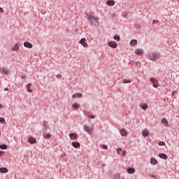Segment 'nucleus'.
Returning a JSON list of instances; mask_svg holds the SVG:
<instances>
[{
  "label": "nucleus",
  "mask_w": 179,
  "mask_h": 179,
  "mask_svg": "<svg viewBox=\"0 0 179 179\" xmlns=\"http://www.w3.org/2000/svg\"><path fill=\"white\" fill-rule=\"evenodd\" d=\"M87 21L92 24V26H94V27H99V26H100V24L99 23V18L93 16L92 15H87Z\"/></svg>",
  "instance_id": "obj_1"
},
{
  "label": "nucleus",
  "mask_w": 179,
  "mask_h": 179,
  "mask_svg": "<svg viewBox=\"0 0 179 179\" xmlns=\"http://www.w3.org/2000/svg\"><path fill=\"white\" fill-rule=\"evenodd\" d=\"M160 57V52H152L148 53V59L150 61H157Z\"/></svg>",
  "instance_id": "obj_2"
},
{
  "label": "nucleus",
  "mask_w": 179,
  "mask_h": 179,
  "mask_svg": "<svg viewBox=\"0 0 179 179\" xmlns=\"http://www.w3.org/2000/svg\"><path fill=\"white\" fill-rule=\"evenodd\" d=\"M78 43L81 44V45H83L85 48L88 47L87 43H86V38H81Z\"/></svg>",
  "instance_id": "obj_3"
},
{
  "label": "nucleus",
  "mask_w": 179,
  "mask_h": 179,
  "mask_svg": "<svg viewBox=\"0 0 179 179\" xmlns=\"http://www.w3.org/2000/svg\"><path fill=\"white\" fill-rule=\"evenodd\" d=\"M84 131H85V132H87V134H89L90 135H92V128H90V127L87 125H84Z\"/></svg>",
  "instance_id": "obj_4"
},
{
  "label": "nucleus",
  "mask_w": 179,
  "mask_h": 179,
  "mask_svg": "<svg viewBox=\"0 0 179 179\" xmlns=\"http://www.w3.org/2000/svg\"><path fill=\"white\" fill-rule=\"evenodd\" d=\"M71 145L73 147H74L76 149H79L80 148V143L78 141H73L71 143Z\"/></svg>",
  "instance_id": "obj_5"
},
{
  "label": "nucleus",
  "mask_w": 179,
  "mask_h": 179,
  "mask_svg": "<svg viewBox=\"0 0 179 179\" xmlns=\"http://www.w3.org/2000/svg\"><path fill=\"white\" fill-rule=\"evenodd\" d=\"M73 99H82L83 97V94L82 93H76L72 95Z\"/></svg>",
  "instance_id": "obj_6"
},
{
  "label": "nucleus",
  "mask_w": 179,
  "mask_h": 179,
  "mask_svg": "<svg viewBox=\"0 0 179 179\" xmlns=\"http://www.w3.org/2000/svg\"><path fill=\"white\" fill-rule=\"evenodd\" d=\"M108 45L111 48H117V43L115 41H109Z\"/></svg>",
  "instance_id": "obj_7"
},
{
  "label": "nucleus",
  "mask_w": 179,
  "mask_h": 179,
  "mask_svg": "<svg viewBox=\"0 0 179 179\" xmlns=\"http://www.w3.org/2000/svg\"><path fill=\"white\" fill-rule=\"evenodd\" d=\"M69 138L71 141H76V138H78V135L75 133H71L69 134Z\"/></svg>",
  "instance_id": "obj_8"
},
{
  "label": "nucleus",
  "mask_w": 179,
  "mask_h": 179,
  "mask_svg": "<svg viewBox=\"0 0 179 179\" xmlns=\"http://www.w3.org/2000/svg\"><path fill=\"white\" fill-rule=\"evenodd\" d=\"M19 48H20V44L16 43L13 48L12 51H19Z\"/></svg>",
  "instance_id": "obj_9"
},
{
  "label": "nucleus",
  "mask_w": 179,
  "mask_h": 179,
  "mask_svg": "<svg viewBox=\"0 0 179 179\" xmlns=\"http://www.w3.org/2000/svg\"><path fill=\"white\" fill-rule=\"evenodd\" d=\"M28 142H29V143H31V145H33L34 143H37V140H36V138H34V137H30L28 139Z\"/></svg>",
  "instance_id": "obj_10"
},
{
  "label": "nucleus",
  "mask_w": 179,
  "mask_h": 179,
  "mask_svg": "<svg viewBox=\"0 0 179 179\" xmlns=\"http://www.w3.org/2000/svg\"><path fill=\"white\" fill-rule=\"evenodd\" d=\"M161 122H162V124H163V125L164 127H168L169 126V121H167V119L164 117L161 120Z\"/></svg>",
  "instance_id": "obj_11"
},
{
  "label": "nucleus",
  "mask_w": 179,
  "mask_h": 179,
  "mask_svg": "<svg viewBox=\"0 0 179 179\" xmlns=\"http://www.w3.org/2000/svg\"><path fill=\"white\" fill-rule=\"evenodd\" d=\"M24 47H26V48H33V44L29 42H24Z\"/></svg>",
  "instance_id": "obj_12"
},
{
  "label": "nucleus",
  "mask_w": 179,
  "mask_h": 179,
  "mask_svg": "<svg viewBox=\"0 0 179 179\" xmlns=\"http://www.w3.org/2000/svg\"><path fill=\"white\" fill-rule=\"evenodd\" d=\"M136 44H138V41L136 39H132L130 41V45L131 47H135V45H136Z\"/></svg>",
  "instance_id": "obj_13"
},
{
  "label": "nucleus",
  "mask_w": 179,
  "mask_h": 179,
  "mask_svg": "<svg viewBox=\"0 0 179 179\" xmlns=\"http://www.w3.org/2000/svg\"><path fill=\"white\" fill-rule=\"evenodd\" d=\"M159 157H160V159H163L164 160H167V155L164 154V153H160L159 154Z\"/></svg>",
  "instance_id": "obj_14"
},
{
  "label": "nucleus",
  "mask_w": 179,
  "mask_h": 179,
  "mask_svg": "<svg viewBox=\"0 0 179 179\" xmlns=\"http://www.w3.org/2000/svg\"><path fill=\"white\" fill-rule=\"evenodd\" d=\"M150 164H152V166H156V164H157V159L155 158H151Z\"/></svg>",
  "instance_id": "obj_15"
},
{
  "label": "nucleus",
  "mask_w": 179,
  "mask_h": 179,
  "mask_svg": "<svg viewBox=\"0 0 179 179\" xmlns=\"http://www.w3.org/2000/svg\"><path fill=\"white\" fill-rule=\"evenodd\" d=\"M107 5H108L109 6H114V5H115V1H114V0H108L106 2Z\"/></svg>",
  "instance_id": "obj_16"
},
{
  "label": "nucleus",
  "mask_w": 179,
  "mask_h": 179,
  "mask_svg": "<svg viewBox=\"0 0 179 179\" xmlns=\"http://www.w3.org/2000/svg\"><path fill=\"white\" fill-rule=\"evenodd\" d=\"M135 54H136V55H142V54H143V50L141 49H136L135 50Z\"/></svg>",
  "instance_id": "obj_17"
},
{
  "label": "nucleus",
  "mask_w": 179,
  "mask_h": 179,
  "mask_svg": "<svg viewBox=\"0 0 179 179\" xmlns=\"http://www.w3.org/2000/svg\"><path fill=\"white\" fill-rule=\"evenodd\" d=\"M8 170L7 169L6 167L0 168V173H2L3 174L8 173Z\"/></svg>",
  "instance_id": "obj_18"
},
{
  "label": "nucleus",
  "mask_w": 179,
  "mask_h": 179,
  "mask_svg": "<svg viewBox=\"0 0 179 179\" xmlns=\"http://www.w3.org/2000/svg\"><path fill=\"white\" fill-rule=\"evenodd\" d=\"M142 135H143V136H144V138H146L147 136H149V131L143 130Z\"/></svg>",
  "instance_id": "obj_19"
},
{
  "label": "nucleus",
  "mask_w": 179,
  "mask_h": 179,
  "mask_svg": "<svg viewBox=\"0 0 179 179\" xmlns=\"http://www.w3.org/2000/svg\"><path fill=\"white\" fill-rule=\"evenodd\" d=\"M120 134L122 135V136H127V135H128V132H127L125 131V129H122L120 130Z\"/></svg>",
  "instance_id": "obj_20"
},
{
  "label": "nucleus",
  "mask_w": 179,
  "mask_h": 179,
  "mask_svg": "<svg viewBox=\"0 0 179 179\" xmlns=\"http://www.w3.org/2000/svg\"><path fill=\"white\" fill-rule=\"evenodd\" d=\"M127 173L129 174H134V173H135V169L132 167H130L127 169Z\"/></svg>",
  "instance_id": "obj_21"
},
{
  "label": "nucleus",
  "mask_w": 179,
  "mask_h": 179,
  "mask_svg": "<svg viewBox=\"0 0 179 179\" xmlns=\"http://www.w3.org/2000/svg\"><path fill=\"white\" fill-rule=\"evenodd\" d=\"M30 87H31V83H28L27 85V92H29V93H31V92H33V90L30 89Z\"/></svg>",
  "instance_id": "obj_22"
},
{
  "label": "nucleus",
  "mask_w": 179,
  "mask_h": 179,
  "mask_svg": "<svg viewBox=\"0 0 179 179\" xmlns=\"http://www.w3.org/2000/svg\"><path fill=\"white\" fill-rule=\"evenodd\" d=\"M43 131H45V132H47V131L48 130V124H45V123H43Z\"/></svg>",
  "instance_id": "obj_23"
},
{
  "label": "nucleus",
  "mask_w": 179,
  "mask_h": 179,
  "mask_svg": "<svg viewBox=\"0 0 179 179\" xmlns=\"http://www.w3.org/2000/svg\"><path fill=\"white\" fill-rule=\"evenodd\" d=\"M44 139H50L51 138V134L47 133L46 134H43Z\"/></svg>",
  "instance_id": "obj_24"
},
{
  "label": "nucleus",
  "mask_w": 179,
  "mask_h": 179,
  "mask_svg": "<svg viewBox=\"0 0 179 179\" xmlns=\"http://www.w3.org/2000/svg\"><path fill=\"white\" fill-rule=\"evenodd\" d=\"M150 82L152 83H153V85L154 84H156V83H159V80H157L156 78H151L150 79Z\"/></svg>",
  "instance_id": "obj_25"
},
{
  "label": "nucleus",
  "mask_w": 179,
  "mask_h": 179,
  "mask_svg": "<svg viewBox=\"0 0 179 179\" xmlns=\"http://www.w3.org/2000/svg\"><path fill=\"white\" fill-rule=\"evenodd\" d=\"M0 149L5 150V149H8V145L6 144H1L0 145Z\"/></svg>",
  "instance_id": "obj_26"
},
{
  "label": "nucleus",
  "mask_w": 179,
  "mask_h": 179,
  "mask_svg": "<svg viewBox=\"0 0 179 179\" xmlns=\"http://www.w3.org/2000/svg\"><path fill=\"white\" fill-rule=\"evenodd\" d=\"M141 108L142 110H148V105L146 103L141 104Z\"/></svg>",
  "instance_id": "obj_27"
},
{
  "label": "nucleus",
  "mask_w": 179,
  "mask_h": 179,
  "mask_svg": "<svg viewBox=\"0 0 179 179\" xmlns=\"http://www.w3.org/2000/svg\"><path fill=\"white\" fill-rule=\"evenodd\" d=\"M113 38H114V40H115L116 41H120L121 40V38L120 37L119 35H115V36H113Z\"/></svg>",
  "instance_id": "obj_28"
},
{
  "label": "nucleus",
  "mask_w": 179,
  "mask_h": 179,
  "mask_svg": "<svg viewBox=\"0 0 179 179\" xmlns=\"http://www.w3.org/2000/svg\"><path fill=\"white\" fill-rule=\"evenodd\" d=\"M113 178H114V179H120V178H121V175H120V173H115V174L113 176Z\"/></svg>",
  "instance_id": "obj_29"
},
{
  "label": "nucleus",
  "mask_w": 179,
  "mask_h": 179,
  "mask_svg": "<svg viewBox=\"0 0 179 179\" xmlns=\"http://www.w3.org/2000/svg\"><path fill=\"white\" fill-rule=\"evenodd\" d=\"M138 65H141V62H132L131 66H138Z\"/></svg>",
  "instance_id": "obj_30"
},
{
  "label": "nucleus",
  "mask_w": 179,
  "mask_h": 179,
  "mask_svg": "<svg viewBox=\"0 0 179 179\" xmlns=\"http://www.w3.org/2000/svg\"><path fill=\"white\" fill-rule=\"evenodd\" d=\"M79 107H80V105L78 104V103H73V108H79Z\"/></svg>",
  "instance_id": "obj_31"
},
{
  "label": "nucleus",
  "mask_w": 179,
  "mask_h": 179,
  "mask_svg": "<svg viewBox=\"0 0 179 179\" xmlns=\"http://www.w3.org/2000/svg\"><path fill=\"white\" fill-rule=\"evenodd\" d=\"M0 123L1 124H6V121H5V118L0 117Z\"/></svg>",
  "instance_id": "obj_32"
},
{
  "label": "nucleus",
  "mask_w": 179,
  "mask_h": 179,
  "mask_svg": "<svg viewBox=\"0 0 179 179\" xmlns=\"http://www.w3.org/2000/svg\"><path fill=\"white\" fill-rule=\"evenodd\" d=\"M158 145H159V146H166V143H165L164 141H159V142L158 143Z\"/></svg>",
  "instance_id": "obj_33"
},
{
  "label": "nucleus",
  "mask_w": 179,
  "mask_h": 179,
  "mask_svg": "<svg viewBox=\"0 0 179 179\" xmlns=\"http://www.w3.org/2000/svg\"><path fill=\"white\" fill-rule=\"evenodd\" d=\"M1 73H4L5 75H7L8 70H6V69H1Z\"/></svg>",
  "instance_id": "obj_34"
},
{
  "label": "nucleus",
  "mask_w": 179,
  "mask_h": 179,
  "mask_svg": "<svg viewBox=\"0 0 179 179\" xmlns=\"http://www.w3.org/2000/svg\"><path fill=\"white\" fill-rule=\"evenodd\" d=\"M122 83H131V80L124 79Z\"/></svg>",
  "instance_id": "obj_35"
},
{
  "label": "nucleus",
  "mask_w": 179,
  "mask_h": 179,
  "mask_svg": "<svg viewBox=\"0 0 179 179\" xmlns=\"http://www.w3.org/2000/svg\"><path fill=\"white\" fill-rule=\"evenodd\" d=\"M134 27L138 30L141 29V25H139V24H135Z\"/></svg>",
  "instance_id": "obj_36"
},
{
  "label": "nucleus",
  "mask_w": 179,
  "mask_h": 179,
  "mask_svg": "<svg viewBox=\"0 0 179 179\" xmlns=\"http://www.w3.org/2000/svg\"><path fill=\"white\" fill-rule=\"evenodd\" d=\"M178 93V92H177V90H173V91L172 92L171 96H173L175 94H177Z\"/></svg>",
  "instance_id": "obj_37"
},
{
  "label": "nucleus",
  "mask_w": 179,
  "mask_h": 179,
  "mask_svg": "<svg viewBox=\"0 0 179 179\" xmlns=\"http://www.w3.org/2000/svg\"><path fill=\"white\" fill-rule=\"evenodd\" d=\"M102 148L103 149H105V150H107V149H108V146H107L106 145H102Z\"/></svg>",
  "instance_id": "obj_38"
},
{
  "label": "nucleus",
  "mask_w": 179,
  "mask_h": 179,
  "mask_svg": "<svg viewBox=\"0 0 179 179\" xmlns=\"http://www.w3.org/2000/svg\"><path fill=\"white\" fill-rule=\"evenodd\" d=\"M117 152V155H120V151L122 150V148H119L116 149Z\"/></svg>",
  "instance_id": "obj_39"
},
{
  "label": "nucleus",
  "mask_w": 179,
  "mask_h": 179,
  "mask_svg": "<svg viewBox=\"0 0 179 179\" xmlns=\"http://www.w3.org/2000/svg\"><path fill=\"white\" fill-rule=\"evenodd\" d=\"M149 177H150L151 178H156V176L152 174V173H150L149 174Z\"/></svg>",
  "instance_id": "obj_40"
},
{
  "label": "nucleus",
  "mask_w": 179,
  "mask_h": 179,
  "mask_svg": "<svg viewBox=\"0 0 179 179\" xmlns=\"http://www.w3.org/2000/svg\"><path fill=\"white\" fill-rule=\"evenodd\" d=\"M157 23H159V20H153L152 24H156Z\"/></svg>",
  "instance_id": "obj_41"
},
{
  "label": "nucleus",
  "mask_w": 179,
  "mask_h": 179,
  "mask_svg": "<svg viewBox=\"0 0 179 179\" xmlns=\"http://www.w3.org/2000/svg\"><path fill=\"white\" fill-rule=\"evenodd\" d=\"M56 78H57V79H61V78H62V75H61V74H57V75L56 76Z\"/></svg>",
  "instance_id": "obj_42"
},
{
  "label": "nucleus",
  "mask_w": 179,
  "mask_h": 179,
  "mask_svg": "<svg viewBox=\"0 0 179 179\" xmlns=\"http://www.w3.org/2000/svg\"><path fill=\"white\" fill-rule=\"evenodd\" d=\"M153 87H155V89H157V87H159V85L157 84H153Z\"/></svg>",
  "instance_id": "obj_43"
},
{
  "label": "nucleus",
  "mask_w": 179,
  "mask_h": 179,
  "mask_svg": "<svg viewBox=\"0 0 179 179\" xmlns=\"http://www.w3.org/2000/svg\"><path fill=\"white\" fill-rule=\"evenodd\" d=\"M0 13H3V8L2 7H0Z\"/></svg>",
  "instance_id": "obj_44"
},
{
  "label": "nucleus",
  "mask_w": 179,
  "mask_h": 179,
  "mask_svg": "<svg viewBox=\"0 0 179 179\" xmlns=\"http://www.w3.org/2000/svg\"><path fill=\"white\" fill-rule=\"evenodd\" d=\"M127 155V151H123L122 156H125Z\"/></svg>",
  "instance_id": "obj_45"
},
{
  "label": "nucleus",
  "mask_w": 179,
  "mask_h": 179,
  "mask_svg": "<svg viewBox=\"0 0 179 179\" xmlns=\"http://www.w3.org/2000/svg\"><path fill=\"white\" fill-rule=\"evenodd\" d=\"M90 118H92V119H93V118H96V116H94V115H91V116H90Z\"/></svg>",
  "instance_id": "obj_46"
},
{
  "label": "nucleus",
  "mask_w": 179,
  "mask_h": 179,
  "mask_svg": "<svg viewBox=\"0 0 179 179\" xmlns=\"http://www.w3.org/2000/svg\"><path fill=\"white\" fill-rule=\"evenodd\" d=\"M4 91H5V92L9 91V88H8V87L5 88V89H4Z\"/></svg>",
  "instance_id": "obj_47"
},
{
  "label": "nucleus",
  "mask_w": 179,
  "mask_h": 179,
  "mask_svg": "<svg viewBox=\"0 0 179 179\" xmlns=\"http://www.w3.org/2000/svg\"><path fill=\"white\" fill-rule=\"evenodd\" d=\"M4 152L0 151V157L1 156H2V155H3Z\"/></svg>",
  "instance_id": "obj_48"
},
{
  "label": "nucleus",
  "mask_w": 179,
  "mask_h": 179,
  "mask_svg": "<svg viewBox=\"0 0 179 179\" xmlns=\"http://www.w3.org/2000/svg\"><path fill=\"white\" fill-rule=\"evenodd\" d=\"M134 62V61L129 62V65H132V63Z\"/></svg>",
  "instance_id": "obj_49"
},
{
  "label": "nucleus",
  "mask_w": 179,
  "mask_h": 179,
  "mask_svg": "<svg viewBox=\"0 0 179 179\" xmlns=\"http://www.w3.org/2000/svg\"><path fill=\"white\" fill-rule=\"evenodd\" d=\"M3 107V106H2V104L0 103V108H2Z\"/></svg>",
  "instance_id": "obj_50"
},
{
  "label": "nucleus",
  "mask_w": 179,
  "mask_h": 179,
  "mask_svg": "<svg viewBox=\"0 0 179 179\" xmlns=\"http://www.w3.org/2000/svg\"><path fill=\"white\" fill-rule=\"evenodd\" d=\"M0 136H1V131H0Z\"/></svg>",
  "instance_id": "obj_51"
}]
</instances>
